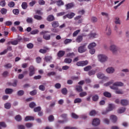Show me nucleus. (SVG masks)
Returning a JSON list of instances; mask_svg holds the SVG:
<instances>
[{"mask_svg":"<svg viewBox=\"0 0 129 129\" xmlns=\"http://www.w3.org/2000/svg\"><path fill=\"white\" fill-rule=\"evenodd\" d=\"M110 51H111L113 54H116L118 52H120V48L119 47L116 46L114 42L113 41H111L110 42V46L109 48Z\"/></svg>","mask_w":129,"mask_h":129,"instance_id":"f257e3e1","label":"nucleus"},{"mask_svg":"<svg viewBox=\"0 0 129 129\" xmlns=\"http://www.w3.org/2000/svg\"><path fill=\"white\" fill-rule=\"evenodd\" d=\"M98 60L101 63H105L108 60V57L105 54H99L97 55Z\"/></svg>","mask_w":129,"mask_h":129,"instance_id":"f03ea898","label":"nucleus"},{"mask_svg":"<svg viewBox=\"0 0 129 129\" xmlns=\"http://www.w3.org/2000/svg\"><path fill=\"white\" fill-rule=\"evenodd\" d=\"M78 50L79 53H81L86 52V51H87V43H85L83 44H81V46H80L78 47Z\"/></svg>","mask_w":129,"mask_h":129,"instance_id":"7ed1b4c3","label":"nucleus"},{"mask_svg":"<svg viewBox=\"0 0 129 129\" xmlns=\"http://www.w3.org/2000/svg\"><path fill=\"white\" fill-rule=\"evenodd\" d=\"M48 33L49 32L48 31H42L41 32V34L43 35V39H44V40H46V41H48L51 39V35L48 34Z\"/></svg>","mask_w":129,"mask_h":129,"instance_id":"20e7f679","label":"nucleus"},{"mask_svg":"<svg viewBox=\"0 0 129 129\" xmlns=\"http://www.w3.org/2000/svg\"><path fill=\"white\" fill-rule=\"evenodd\" d=\"M106 72L107 74H113L115 72V69L113 67H108L106 69Z\"/></svg>","mask_w":129,"mask_h":129,"instance_id":"39448f33","label":"nucleus"},{"mask_svg":"<svg viewBox=\"0 0 129 129\" xmlns=\"http://www.w3.org/2000/svg\"><path fill=\"white\" fill-rule=\"evenodd\" d=\"M76 65L77 66H86V65H88V60H85V61H81L77 62L76 63Z\"/></svg>","mask_w":129,"mask_h":129,"instance_id":"423d86ee","label":"nucleus"},{"mask_svg":"<svg viewBox=\"0 0 129 129\" xmlns=\"http://www.w3.org/2000/svg\"><path fill=\"white\" fill-rule=\"evenodd\" d=\"M100 124V120L99 118H94L92 121V125L94 126H97Z\"/></svg>","mask_w":129,"mask_h":129,"instance_id":"0eeeda50","label":"nucleus"},{"mask_svg":"<svg viewBox=\"0 0 129 129\" xmlns=\"http://www.w3.org/2000/svg\"><path fill=\"white\" fill-rule=\"evenodd\" d=\"M35 74V68L31 66L29 67V76H33Z\"/></svg>","mask_w":129,"mask_h":129,"instance_id":"6e6552de","label":"nucleus"},{"mask_svg":"<svg viewBox=\"0 0 129 129\" xmlns=\"http://www.w3.org/2000/svg\"><path fill=\"white\" fill-rule=\"evenodd\" d=\"M97 77H98V78H99V79H103V78H105V79L107 80L108 79V77H105L104 74H103L102 73H98L97 74Z\"/></svg>","mask_w":129,"mask_h":129,"instance_id":"1a4fd4ad","label":"nucleus"},{"mask_svg":"<svg viewBox=\"0 0 129 129\" xmlns=\"http://www.w3.org/2000/svg\"><path fill=\"white\" fill-rule=\"evenodd\" d=\"M51 25L52 28H58L60 24H59V22L57 21H53L51 22Z\"/></svg>","mask_w":129,"mask_h":129,"instance_id":"9d476101","label":"nucleus"},{"mask_svg":"<svg viewBox=\"0 0 129 129\" xmlns=\"http://www.w3.org/2000/svg\"><path fill=\"white\" fill-rule=\"evenodd\" d=\"M47 22H53L55 21V17L52 15H48L46 18Z\"/></svg>","mask_w":129,"mask_h":129,"instance_id":"9b49d317","label":"nucleus"},{"mask_svg":"<svg viewBox=\"0 0 129 129\" xmlns=\"http://www.w3.org/2000/svg\"><path fill=\"white\" fill-rule=\"evenodd\" d=\"M21 40H22V38H18L17 40L11 41V44H12V45H18V43L21 42Z\"/></svg>","mask_w":129,"mask_h":129,"instance_id":"f8f14e48","label":"nucleus"},{"mask_svg":"<svg viewBox=\"0 0 129 129\" xmlns=\"http://www.w3.org/2000/svg\"><path fill=\"white\" fill-rule=\"evenodd\" d=\"M83 40V37L81 35H78L76 39V42L77 43H81L82 41Z\"/></svg>","mask_w":129,"mask_h":129,"instance_id":"ddd939ff","label":"nucleus"},{"mask_svg":"<svg viewBox=\"0 0 129 129\" xmlns=\"http://www.w3.org/2000/svg\"><path fill=\"white\" fill-rule=\"evenodd\" d=\"M49 50H50V49H49V48L45 47L44 48V49H40L39 52H40V53H42V54H45V53H47V52L48 51H49Z\"/></svg>","mask_w":129,"mask_h":129,"instance_id":"4468645a","label":"nucleus"},{"mask_svg":"<svg viewBox=\"0 0 129 129\" xmlns=\"http://www.w3.org/2000/svg\"><path fill=\"white\" fill-rule=\"evenodd\" d=\"M57 56L58 58H61L64 55H65V51L63 50H60L57 53Z\"/></svg>","mask_w":129,"mask_h":129,"instance_id":"2eb2a0df","label":"nucleus"},{"mask_svg":"<svg viewBox=\"0 0 129 129\" xmlns=\"http://www.w3.org/2000/svg\"><path fill=\"white\" fill-rule=\"evenodd\" d=\"M14 92L13 89L7 88L5 90V93L6 94H12Z\"/></svg>","mask_w":129,"mask_h":129,"instance_id":"dca6fc26","label":"nucleus"},{"mask_svg":"<svg viewBox=\"0 0 129 129\" xmlns=\"http://www.w3.org/2000/svg\"><path fill=\"white\" fill-rule=\"evenodd\" d=\"M95 47H96V43L95 42L90 43L88 46V49H94L93 48H95Z\"/></svg>","mask_w":129,"mask_h":129,"instance_id":"f3484780","label":"nucleus"},{"mask_svg":"<svg viewBox=\"0 0 129 129\" xmlns=\"http://www.w3.org/2000/svg\"><path fill=\"white\" fill-rule=\"evenodd\" d=\"M120 104H121V105H123V106L127 105V104H128V101L125 99L121 100L120 102Z\"/></svg>","mask_w":129,"mask_h":129,"instance_id":"a211bd4d","label":"nucleus"},{"mask_svg":"<svg viewBox=\"0 0 129 129\" xmlns=\"http://www.w3.org/2000/svg\"><path fill=\"white\" fill-rule=\"evenodd\" d=\"M110 119L111 120H112V122H113L114 123L116 122L117 120V118L116 117V116L115 115H111L110 116Z\"/></svg>","mask_w":129,"mask_h":129,"instance_id":"6ab92c4d","label":"nucleus"},{"mask_svg":"<svg viewBox=\"0 0 129 129\" xmlns=\"http://www.w3.org/2000/svg\"><path fill=\"white\" fill-rule=\"evenodd\" d=\"M34 117L32 116H27L25 118V121H28L29 120H34Z\"/></svg>","mask_w":129,"mask_h":129,"instance_id":"aec40b11","label":"nucleus"},{"mask_svg":"<svg viewBox=\"0 0 129 129\" xmlns=\"http://www.w3.org/2000/svg\"><path fill=\"white\" fill-rule=\"evenodd\" d=\"M76 90L78 92H82V91H83V89H82V86H77L76 87Z\"/></svg>","mask_w":129,"mask_h":129,"instance_id":"412c9836","label":"nucleus"},{"mask_svg":"<svg viewBox=\"0 0 129 129\" xmlns=\"http://www.w3.org/2000/svg\"><path fill=\"white\" fill-rule=\"evenodd\" d=\"M106 34L107 35V36H110L111 35V29L108 27H107L106 29Z\"/></svg>","mask_w":129,"mask_h":129,"instance_id":"4be33fe9","label":"nucleus"},{"mask_svg":"<svg viewBox=\"0 0 129 129\" xmlns=\"http://www.w3.org/2000/svg\"><path fill=\"white\" fill-rule=\"evenodd\" d=\"M114 23L116 25H120V20L119 17L115 18Z\"/></svg>","mask_w":129,"mask_h":129,"instance_id":"5701e85b","label":"nucleus"},{"mask_svg":"<svg viewBox=\"0 0 129 129\" xmlns=\"http://www.w3.org/2000/svg\"><path fill=\"white\" fill-rule=\"evenodd\" d=\"M104 96H105V97H108L109 98L111 97V94L108 92H105L103 93Z\"/></svg>","mask_w":129,"mask_h":129,"instance_id":"b1692460","label":"nucleus"},{"mask_svg":"<svg viewBox=\"0 0 129 129\" xmlns=\"http://www.w3.org/2000/svg\"><path fill=\"white\" fill-rule=\"evenodd\" d=\"M88 36H89V38H96V36H97V34L96 33H90L88 35Z\"/></svg>","mask_w":129,"mask_h":129,"instance_id":"393cba45","label":"nucleus"},{"mask_svg":"<svg viewBox=\"0 0 129 129\" xmlns=\"http://www.w3.org/2000/svg\"><path fill=\"white\" fill-rule=\"evenodd\" d=\"M15 119L17 121H22V116L20 115H17L15 116Z\"/></svg>","mask_w":129,"mask_h":129,"instance_id":"a878e982","label":"nucleus"},{"mask_svg":"<svg viewBox=\"0 0 129 129\" xmlns=\"http://www.w3.org/2000/svg\"><path fill=\"white\" fill-rule=\"evenodd\" d=\"M75 16V13L72 12L68 14V19H73V18H74Z\"/></svg>","mask_w":129,"mask_h":129,"instance_id":"bb28decb","label":"nucleus"},{"mask_svg":"<svg viewBox=\"0 0 129 129\" xmlns=\"http://www.w3.org/2000/svg\"><path fill=\"white\" fill-rule=\"evenodd\" d=\"M73 3H70L66 6V10H69V9H71V8H73L74 7Z\"/></svg>","mask_w":129,"mask_h":129,"instance_id":"cd10ccee","label":"nucleus"},{"mask_svg":"<svg viewBox=\"0 0 129 129\" xmlns=\"http://www.w3.org/2000/svg\"><path fill=\"white\" fill-rule=\"evenodd\" d=\"M92 69V67L91 66H88L84 68V71L87 72L91 70Z\"/></svg>","mask_w":129,"mask_h":129,"instance_id":"c85d7f7f","label":"nucleus"},{"mask_svg":"<svg viewBox=\"0 0 129 129\" xmlns=\"http://www.w3.org/2000/svg\"><path fill=\"white\" fill-rule=\"evenodd\" d=\"M56 4L58 7H61V6H63L64 2H63V1H62V0H59L56 2Z\"/></svg>","mask_w":129,"mask_h":129,"instance_id":"c756f323","label":"nucleus"},{"mask_svg":"<svg viewBox=\"0 0 129 129\" xmlns=\"http://www.w3.org/2000/svg\"><path fill=\"white\" fill-rule=\"evenodd\" d=\"M61 93L63 95H66L67 93H68V91L67 90V89L66 88H64L61 90Z\"/></svg>","mask_w":129,"mask_h":129,"instance_id":"7c9ffc66","label":"nucleus"},{"mask_svg":"<svg viewBox=\"0 0 129 129\" xmlns=\"http://www.w3.org/2000/svg\"><path fill=\"white\" fill-rule=\"evenodd\" d=\"M113 108H114V106H113V104H109V107L107 109L109 111H111V110H113Z\"/></svg>","mask_w":129,"mask_h":129,"instance_id":"2f4dec72","label":"nucleus"},{"mask_svg":"<svg viewBox=\"0 0 129 129\" xmlns=\"http://www.w3.org/2000/svg\"><path fill=\"white\" fill-rule=\"evenodd\" d=\"M116 94H123V91L122 90L117 89V90L115 91Z\"/></svg>","mask_w":129,"mask_h":129,"instance_id":"473e14b6","label":"nucleus"},{"mask_svg":"<svg viewBox=\"0 0 129 129\" xmlns=\"http://www.w3.org/2000/svg\"><path fill=\"white\" fill-rule=\"evenodd\" d=\"M86 95H87L86 92H82L79 94L80 97H84V96H86Z\"/></svg>","mask_w":129,"mask_h":129,"instance_id":"72a5a7b5","label":"nucleus"},{"mask_svg":"<svg viewBox=\"0 0 129 129\" xmlns=\"http://www.w3.org/2000/svg\"><path fill=\"white\" fill-rule=\"evenodd\" d=\"M96 73V72L95 71L92 70L89 71L88 75H89V76H91L92 75H94Z\"/></svg>","mask_w":129,"mask_h":129,"instance_id":"f704fd0d","label":"nucleus"},{"mask_svg":"<svg viewBox=\"0 0 129 129\" xmlns=\"http://www.w3.org/2000/svg\"><path fill=\"white\" fill-rule=\"evenodd\" d=\"M11 106H12V105H11L10 103H6L5 104V107L6 109H10V108H11Z\"/></svg>","mask_w":129,"mask_h":129,"instance_id":"c9c22d12","label":"nucleus"},{"mask_svg":"<svg viewBox=\"0 0 129 129\" xmlns=\"http://www.w3.org/2000/svg\"><path fill=\"white\" fill-rule=\"evenodd\" d=\"M56 72H49L48 73L47 75V76H49V77H50V76H56Z\"/></svg>","mask_w":129,"mask_h":129,"instance_id":"e433bc0d","label":"nucleus"},{"mask_svg":"<svg viewBox=\"0 0 129 129\" xmlns=\"http://www.w3.org/2000/svg\"><path fill=\"white\" fill-rule=\"evenodd\" d=\"M34 19H35V20H38V21H41V20H42V18L41 16L35 15L34 16Z\"/></svg>","mask_w":129,"mask_h":129,"instance_id":"4c0bfd02","label":"nucleus"},{"mask_svg":"<svg viewBox=\"0 0 129 129\" xmlns=\"http://www.w3.org/2000/svg\"><path fill=\"white\" fill-rule=\"evenodd\" d=\"M114 85L116 86H123V83L121 82H116L114 83Z\"/></svg>","mask_w":129,"mask_h":129,"instance_id":"58836bf2","label":"nucleus"},{"mask_svg":"<svg viewBox=\"0 0 129 129\" xmlns=\"http://www.w3.org/2000/svg\"><path fill=\"white\" fill-rule=\"evenodd\" d=\"M22 8L23 10H26L28 8V4L26 2H23L22 4Z\"/></svg>","mask_w":129,"mask_h":129,"instance_id":"ea45409f","label":"nucleus"},{"mask_svg":"<svg viewBox=\"0 0 129 129\" xmlns=\"http://www.w3.org/2000/svg\"><path fill=\"white\" fill-rule=\"evenodd\" d=\"M125 111V108H121L117 111L118 113H123Z\"/></svg>","mask_w":129,"mask_h":129,"instance_id":"a19ab883","label":"nucleus"},{"mask_svg":"<svg viewBox=\"0 0 129 129\" xmlns=\"http://www.w3.org/2000/svg\"><path fill=\"white\" fill-rule=\"evenodd\" d=\"M96 114H97V112L96 110H93L90 112V115L91 116L96 115Z\"/></svg>","mask_w":129,"mask_h":129,"instance_id":"79ce46f5","label":"nucleus"},{"mask_svg":"<svg viewBox=\"0 0 129 129\" xmlns=\"http://www.w3.org/2000/svg\"><path fill=\"white\" fill-rule=\"evenodd\" d=\"M7 12H8V10L6 8H2L1 10V13L2 15H6Z\"/></svg>","mask_w":129,"mask_h":129,"instance_id":"37998d69","label":"nucleus"},{"mask_svg":"<svg viewBox=\"0 0 129 129\" xmlns=\"http://www.w3.org/2000/svg\"><path fill=\"white\" fill-rule=\"evenodd\" d=\"M64 63H67L68 64H70L72 62V59L71 58H65L64 60Z\"/></svg>","mask_w":129,"mask_h":129,"instance_id":"c03bdc74","label":"nucleus"},{"mask_svg":"<svg viewBox=\"0 0 129 129\" xmlns=\"http://www.w3.org/2000/svg\"><path fill=\"white\" fill-rule=\"evenodd\" d=\"M81 102H82V99L81 98H76L74 100V103H81Z\"/></svg>","mask_w":129,"mask_h":129,"instance_id":"a18cd8bd","label":"nucleus"},{"mask_svg":"<svg viewBox=\"0 0 129 129\" xmlns=\"http://www.w3.org/2000/svg\"><path fill=\"white\" fill-rule=\"evenodd\" d=\"M44 60L46 62H50V61L52 60V56H45L44 58Z\"/></svg>","mask_w":129,"mask_h":129,"instance_id":"49530a36","label":"nucleus"},{"mask_svg":"<svg viewBox=\"0 0 129 129\" xmlns=\"http://www.w3.org/2000/svg\"><path fill=\"white\" fill-rule=\"evenodd\" d=\"M39 89L41 91H45V89H46V88L45 87V86L41 85L39 86Z\"/></svg>","mask_w":129,"mask_h":129,"instance_id":"de8ad7c7","label":"nucleus"},{"mask_svg":"<svg viewBox=\"0 0 129 129\" xmlns=\"http://www.w3.org/2000/svg\"><path fill=\"white\" fill-rule=\"evenodd\" d=\"M79 33H80V29L76 30L73 34V37H76V36H77Z\"/></svg>","mask_w":129,"mask_h":129,"instance_id":"09e8293b","label":"nucleus"},{"mask_svg":"<svg viewBox=\"0 0 129 129\" xmlns=\"http://www.w3.org/2000/svg\"><path fill=\"white\" fill-rule=\"evenodd\" d=\"M99 97H98V95H95L92 97V99L93 101H97L98 100Z\"/></svg>","mask_w":129,"mask_h":129,"instance_id":"8fccbe9b","label":"nucleus"},{"mask_svg":"<svg viewBox=\"0 0 129 129\" xmlns=\"http://www.w3.org/2000/svg\"><path fill=\"white\" fill-rule=\"evenodd\" d=\"M110 88H111V89H113V90H117V89H118V87L116 85H114V83L113 84L112 86H110Z\"/></svg>","mask_w":129,"mask_h":129,"instance_id":"3c124183","label":"nucleus"},{"mask_svg":"<svg viewBox=\"0 0 129 129\" xmlns=\"http://www.w3.org/2000/svg\"><path fill=\"white\" fill-rule=\"evenodd\" d=\"M71 42H72V39H67L64 41V44L67 45V44H69V43H71Z\"/></svg>","mask_w":129,"mask_h":129,"instance_id":"603ef678","label":"nucleus"},{"mask_svg":"<svg viewBox=\"0 0 129 129\" xmlns=\"http://www.w3.org/2000/svg\"><path fill=\"white\" fill-rule=\"evenodd\" d=\"M51 32L53 33H59V29L57 28H53L51 29Z\"/></svg>","mask_w":129,"mask_h":129,"instance_id":"864d4df0","label":"nucleus"},{"mask_svg":"<svg viewBox=\"0 0 129 129\" xmlns=\"http://www.w3.org/2000/svg\"><path fill=\"white\" fill-rule=\"evenodd\" d=\"M75 56V54L74 52L69 53L67 54V57H69L70 58H73Z\"/></svg>","mask_w":129,"mask_h":129,"instance_id":"5fc2aeb1","label":"nucleus"},{"mask_svg":"<svg viewBox=\"0 0 129 129\" xmlns=\"http://www.w3.org/2000/svg\"><path fill=\"white\" fill-rule=\"evenodd\" d=\"M72 117L73 118H75L76 119H77V118H78L79 116H78V115L75 113H72Z\"/></svg>","mask_w":129,"mask_h":129,"instance_id":"6e6d98bb","label":"nucleus"},{"mask_svg":"<svg viewBox=\"0 0 129 129\" xmlns=\"http://www.w3.org/2000/svg\"><path fill=\"white\" fill-rule=\"evenodd\" d=\"M112 83H113V80L110 81L108 83L104 84V86H109V85L112 84Z\"/></svg>","mask_w":129,"mask_h":129,"instance_id":"4d7b16f0","label":"nucleus"},{"mask_svg":"<svg viewBox=\"0 0 129 129\" xmlns=\"http://www.w3.org/2000/svg\"><path fill=\"white\" fill-rule=\"evenodd\" d=\"M27 47L28 48V49H33V48H34V44L31 43H29L27 44Z\"/></svg>","mask_w":129,"mask_h":129,"instance_id":"13d9d810","label":"nucleus"},{"mask_svg":"<svg viewBox=\"0 0 129 129\" xmlns=\"http://www.w3.org/2000/svg\"><path fill=\"white\" fill-rule=\"evenodd\" d=\"M12 66L11 63H7L4 66V67H5V68H7V69H10V68H12Z\"/></svg>","mask_w":129,"mask_h":129,"instance_id":"bf43d9fd","label":"nucleus"},{"mask_svg":"<svg viewBox=\"0 0 129 129\" xmlns=\"http://www.w3.org/2000/svg\"><path fill=\"white\" fill-rule=\"evenodd\" d=\"M34 111L35 112H38V111H41V107L39 106V107H35L34 109Z\"/></svg>","mask_w":129,"mask_h":129,"instance_id":"052dcab7","label":"nucleus"},{"mask_svg":"<svg viewBox=\"0 0 129 129\" xmlns=\"http://www.w3.org/2000/svg\"><path fill=\"white\" fill-rule=\"evenodd\" d=\"M24 93L25 92H24V91L20 90L18 92V95H19V96H22V95H24Z\"/></svg>","mask_w":129,"mask_h":129,"instance_id":"680f3d73","label":"nucleus"},{"mask_svg":"<svg viewBox=\"0 0 129 129\" xmlns=\"http://www.w3.org/2000/svg\"><path fill=\"white\" fill-rule=\"evenodd\" d=\"M89 52L90 53V54H91V55H93V54L95 53V49L94 48H91V49H89Z\"/></svg>","mask_w":129,"mask_h":129,"instance_id":"e2e57ef3","label":"nucleus"},{"mask_svg":"<svg viewBox=\"0 0 129 129\" xmlns=\"http://www.w3.org/2000/svg\"><path fill=\"white\" fill-rule=\"evenodd\" d=\"M9 7L10 8H14L15 7V2H11L8 4Z\"/></svg>","mask_w":129,"mask_h":129,"instance_id":"0e129e2a","label":"nucleus"},{"mask_svg":"<svg viewBox=\"0 0 129 129\" xmlns=\"http://www.w3.org/2000/svg\"><path fill=\"white\" fill-rule=\"evenodd\" d=\"M36 106V103L35 102H31L29 104V107L30 108H34Z\"/></svg>","mask_w":129,"mask_h":129,"instance_id":"69168bd1","label":"nucleus"},{"mask_svg":"<svg viewBox=\"0 0 129 129\" xmlns=\"http://www.w3.org/2000/svg\"><path fill=\"white\" fill-rule=\"evenodd\" d=\"M26 126L28 128H30V127H32V126H33V123H27L26 124Z\"/></svg>","mask_w":129,"mask_h":129,"instance_id":"338daca9","label":"nucleus"},{"mask_svg":"<svg viewBox=\"0 0 129 129\" xmlns=\"http://www.w3.org/2000/svg\"><path fill=\"white\" fill-rule=\"evenodd\" d=\"M48 120L49 121H53L54 120V116L50 115L48 117Z\"/></svg>","mask_w":129,"mask_h":129,"instance_id":"774afa93","label":"nucleus"}]
</instances>
